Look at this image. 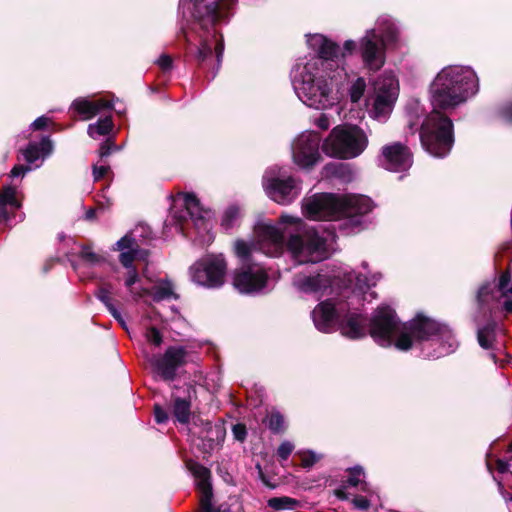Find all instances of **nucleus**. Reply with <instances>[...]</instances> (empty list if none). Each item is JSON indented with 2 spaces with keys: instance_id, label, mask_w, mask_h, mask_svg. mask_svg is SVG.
Masks as SVG:
<instances>
[{
  "instance_id": "nucleus-1",
  "label": "nucleus",
  "mask_w": 512,
  "mask_h": 512,
  "mask_svg": "<svg viewBox=\"0 0 512 512\" xmlns=\"http://www.w3.org/2000/svg\"><path fill=\"white\" fill-rule=\"evenodd\" d=\"M433 110L420 127V142L425 151L437 158L447 156L455 142L452 119L442 111L454 109L478 91L473 70L460 66L441 70L430 87Z\"/></svg>"
},
{
  "instance_id": "nucleus-2",
  "label": "nucleus",
  "mask_w": 512,
  "mask_h": 512,
  "mask_svg": "<svg viewBox=\"0 0 512 512\" xmlns=\"http://www.w3.org/2000/svg\"><path fill=\"white\" fill-rule=\"evenodd\" d=\"M373 209L372 200L365 195L314 194L305 200L303 210L312 220L346 219L351 226L359 227L362 217Z\"/></svg>"
},
{
  "instance_id": "nucleus-3",
  "label": "nucleus",
  "mask_w": 512,
  "mask_h": 512,
  "mask_svg": "<svg viewBox=\"0 0 512 512\" xmlns=\"http://www.w3.org/2000/svg\"><path fill=\"white\" fill-rule=\"evenodd\" d=\"M437 341L447 346V352L452 351L455 339L452 330L428 316L418 313L413 319L402 325L401 332L394 342L397 349L409 350L413 342Z\"/></svg>"
},
{
  "instance_id": "nucleus-4",
  "label": "nucleus",
  "mask_w": 512,
  "mask_h": 512,
  "mask_svg": "<svg viewBox=\"0 0 512 512\" xmlns=\"http://www.w3.org/2000/svg\"><path fill=\"white\" fill-rule=\"evenodd\" d=\"M368 146V137L358 125L335 126L322 143V151L329 157L348 160L361 155Z\"/></svg>"
},
{
  "instance_id": "nucleus-5",
  "label": "nucleus",
  "mask_w": 512,
  "mask_h": 512,
  "mask_svg": "<svg viewBox=\"0 0 512 512\" xmlns=\"http://www.w3.org/2000/svg\"><path fill=\"white\" fill-rule=\"evenodd\" d=\"M477 314L474 322L477 325V341L481 348L489 350L493 348L498 327L497 311L499 303L493 295L491 284H482L476 295Z\"/></svg>"
},
{
  "instance_id": "nucleus-6",
  "label": "nucleus",
  "mask_w": 512,
  "mask_h": 512,
  "mask_svg": "<svg viewBox=\"0 0 512 512\" xmlns=\"http://www.w3.org/2000/svg\"><path fill=\"white\" fill-rule=\"evenodd\" d=\"M286 247L303 263H318L328 257L326 240L314 230L306 231L303 235L291 234Z\"/></svg>"
},
{
  "instance_id": "nucleus-7",
  "label": "nucleus",
  "mask_w": 512,
  "mask_h": 512,
  "mask_svg": "<svg viewBox=\"0 0 512 512\" xmlns=\"http://www.w3.org/2000/svg\"><path fill=\"white\" fill-rule=\"evenodd\" d=\"M227 262L222 255H208L191 267L192 280L208 288H219L224 284Z\"/></svg>"
},
{
  "instance_id": "nucleus-8",
  "label": "nucleus",
  "mask_w": 512,
  "mask_h": 512,
  "mask_svg": "<svg viewBox=\"0 0 512 512\" xmlns=\"http://www.w3.org/2000/svg\"><path fill=\"white\" fill-rule=\"evenodd\" d=\"M399 319L394 309L383 306L376 309L368 322V333L375 342L382 346H390L399 330Z\"/></svg>"
},
{
  "instance_id": "nucleus-9",
  "label": "nucleus",
  "mask_w": 512,
  "mask_h": 512,
  "mask_svg": "<svg viewBox=\"0 0 512 512\" xmlns=\"http://www.w3.org/2000/svg\"><path fill=\"white\" fill-rule=\"evenodd\" d=\"M358 52L366 69L379 71L386 61V44L383 37L375 30H367L359 40Z\"/></svg>"
},
{
  "instance_id": "nucleus-10",
  "label": "nucleus",
  "mask_w": 512,
  "mask_h": 512,
  "mask_svg": "<svg viewBox=\"0 0 512 512\" xmlns=\"http://www.w3.org/2000/svg\"><path fill=\"white\" fill-rule=\"evenodd\" d=\"M187 354L183 346H169L163 354L153 357L152 370L163 381L172 382L177 378L178 369L186 365Z\"/></svg>"
},
{
  "instance_id": "nucleus-11",
  "label": "nucleus",
  "mask_w": 512,
  "mask_h": 512,
  "mask_svg": "<svg viewBox=\"0 0 512 512\" xmlns=\"http://www.w3.org/2000/svg\"><path fill=\"white\" fill-rule=\"evenodd\" d=\"M321 136L318 132L310 131L301 134L293 145L294 162L305 169H311L321 159L319 152Z\"/></svg>"
},
{
  "instance_id": "nucleus-12",
  "label": "nucleus",
  "mask_w": 512,
  "mask_h": 512,
  "mask_svg": "<svg viewBox=\"0 0 512 512\" xmlns=\"http://www.w3.org/2000/svg\"><path fill=\"white\" fill-rule=\"evenodd\" d=\"M332 88L324 77H315L306 72L302 76L301 86L298 88L300 99L309 107L319 108L328 101Z\"/></svg>"
},
{
  "instance_id": "nucleus-13",
  "label": "nucleus",
  "mask_w": 512,
  "mask_h": 512,
  "mask_svg": "<svg viewBox=\"0 0 512 512\" xmlns=\"http://www.w3.org/2000/svg\"><path fill=\"white\" fill-rule=\"evenodd\" d=\"M267 282V272L256 264L241 265L234 271L233 286L242 294L259 292Z\"/></svg>"
},
{
  "instance_id": "nucleus-14",
  "label": "nucleus",
  "mask_w": 512,
  "mask_h": 512,
  "mask_svg": "<svg viewBox=\"0 0 512 512\" xmlns=\"http://www.w3.org/2000/svg\"><path fill=\"white\" fill-rule=\"evenodd\" d=\"M412 163L413 156L409 147L401 142L384 145L381 149V164L389 171H406Z\"/></svg>"
},
{
  "instance_id": "nucleus-15",
  "label": "nucleus",
  "mask_w": 512,
  "mask_h": 512,
  "mask_svg": "<svg viewBox=\"0 0 512 512\" xmlns=\"http://www.w3.org/2000/svg\"><path fill=\"white\" fill-rule=\"evenodd\" d=\"M264 188L273 201L282 205L290 204L300 194L296 180L291 176L285 179L272 177L264 184Z\"/></svg>"
},
{
  "instance_id": "nucleus-16",
  "label": "nucleus",
  "mask_w": 512,
  "mask_h": 512,
  "mask_svg": "<svg viewBox=\"0 0 512 512\" xmlns=\"http://www.w3.org/2000/svg\"><path fill=\"white\" fill-rule=\"evenodd\" d=\"M342 314L341 308H336L331 299L320 302L312 311L315 327L323 332L330 333L335 330Z\"/></svg>"
},
{
  "instance_id": "nucleus-17",
  "label": "nucleus",
  "mask_w": 512,
  "mask_h": 512,
  "mask_svg": "<svg viewBox=\"0 0 512 512\" xmlns=\"http://www.w3.org/2000/svg\"><path fill=\"white\" fill-rule=\"evenodd\" d=\"M394 81L393 78L384 80L378 88L372 110L374 117L377 119L386 118L393 109L398 95Z\"/></svg>"
},
{
  "instance_id": "nucleus-18",
  "label": "nucleus",
  "mask_w": 512,
  "mask_h": 512,
  "mask_svg": "<svg viewBox=\"0 0 512 512\" xmlns=\"http://www.w3.org/2000/svg\"><path fill=\"white\" fill-rule=\"evenodd\" d=\"M337 326L341 334L351 340L363 338L368 332L367 317L358 313L341 314Z\"/></svg>"
},
{
  "instance_id": "nucleus-19",
  "label": "nucleus",
  "mask_w": 512,
  "mask_h": 512,
  "mask_svg": "<svg viewBox=\"0 0 512 512\" xmlns=\"http://www.w3.org/2000/svg\"><path fill=\"white\" fill-rule=\"evenodd\" d=\"M71 108L83 120H89L100 113L102 110L111 109L112 104L111 102L104 99L89 100L84 97H79L72 102Z\"/></svg>"
},
{
  "instance_id": "nucleus-20",
  "label": "nucleus",
  "mask_w": 512,
  "mask_h": 512,
  "mask_svg": "<svg viewBox=\"0 0 512 512\" xmlns=\"http://www.w3.org/2000/svg\"><path fill=\"white\" fill-rule=\"evenodd\" d=\"M332 284L331 276L320 273L314 276H297L294 279V285L304 293H323L331 288Z\"/></svg>"
},
{
  "instance_id": "nucleus-21",
  "label": "nucleus",
  "mask_w": 512,
  "mask_h": 512,
  "mask_svg": "<svg viewBox=\"0 0 512 512\" xmlns=\"http://www.w3.org/2000/svg\"><path fill=\"white\" fill-rule=\"evenodd\" d=\"M16 187L7 185L0 190V222H7L15 216L22 204L16 197Z\"/></svg>"
},
{
  "instance_id": "nucleus-22",
  "label": "nucleus",
  "mask_w": 512,
  "mask_h": 512,
  "mask_svg": "<svg viewBox=\"0 0 512 512\" xmlns=\"http://www.w3.org/2000/svg\"><path fill=\"white\" fill-rule=\"evenodd\" d=\"M255 237L259 244H271L276 249H282L285 242L284 233L271 224H258L254 229Z\"/></svg>"
},
{
  "instance_id": "nucleus-23",
  "label": "nucleus",
  "mask_w": 512,
  "mask_h": 512,
  "mask_svg": "<svg viewBox=\"0 0 512 512\" xmlns=\"http://www.w3.org/2000/svg\"><path fill=\"white\" fill-rule=\"evenodd\" d=\"M314 46H317V55L325 61H334L340 57V46L323 35L314 37Z\"/></svg>"
},
{
  "instance_id": "nucleus-24",
  "label": "nucleus",
  "mask_w": 512,
  "mask_h": 512,
  "mask_svg": "<svg viewBox=\"0 0 512 512\" xmlns=\"http://www.w3.org/2000/svg\"><path fill=\"white\" fill-rule=\"evenodd\" d=\"M226 431L222 424H212L211 422H206L203 428L200 431V435L198 439H205V441L209 442V447L217 446L221 444L225 439Z\"/></svg>"
},
{
  "instance_id": "nucleus-25",
  "label": "nucleus",
  "mask_w": 512,
  "mask_h": 512,
  "mask_svg": "<svg viewBox=\"0 0 512 512\" xmlns=\"http://www.w3.org/2000/svg\"><path fill=\"white\" fill-rule=\"evenodd\" d=\"M184 206L185 214L189 215L196 225L204 222V214L207 213V210L201 206L200 200L194 193H184Z\"/></svg>"
},
{
  "instance_id": "nucleus-26",
  "label": "nucleus",
  "mask_w": 512,
  "mask_h": 512,
  "mask_svg": "<svg viewBox=\"0 0 512 512\" xmlns=\"http://www.w3.org/2000/svg\"><path fill=\"white\" fill-rule=\"evenodd\" d=\"M322 175L326 178H337L342 182H350L353 179L352 170L346 163H328L323 167Z\"/></svg>"
},
{
  "instance_id": "nucleus-27",
  "label": "nucleus",
  "mask_w": 512,
  "mask_h": 512,
  "mask_svg": "<svg viewBox=\"0 0 512 512\" xmlns=\"http://www.w3.org/2000/svg\"><path fill=\"white\" fill-rule=\"evenodd\" d=\"M186 466L192 475L199 481L198 487L200 493L206 491L207 487H212L210 483L211 471L207 467L193 460L187 461Z\"/></svg>"
},
{
  "instance_id": "nucleus-28",
  "label": "nucleus",
  "mask_w": 512,
  "mask_h": 512,
  "mask_svg": "<svg viewBox=\"0 0 512 512\" xmlns=\"http://www.w3.org/2000/svg\"><path fill=\"white\" fill-rule=\"evenodd\" d=\"M173 406L172 414L176 420L181 424H187L191 416V400L190 397L182 398L179 396H172Z\"/></svg>"
},
{
  "instance_id": "nucleus-29",
  "label": "nucleus",
  "mask_w": 512,
  "mask_h": 512,
  "mask_svg": "<svg viewBox=\"0 0 512 512\" xmlns=\"http://www.w3.org/2000/svg\"><path fill=\"white\" fill-rule=\"evenodd\" d=\"M511 282V271L510 268L505 269L499 274L498 281L495 284L493 282H485L484 284H491L493 287V295L498 301L497 293L500 294L501 297H506L508 294H512V285H510Z\"/></svg>"
},
{
  "instance_id": "nucleus-30",
  "label": "nucleus",
  "mask_w": 512,
  "mask_h": 512,
  "mask_svg": "<svg viewBox=\"0 0 512 512\" xmlns=\"http://www.w3.org/2000/svg\"><path fill=\"white\" fill-rule=\"evenodd\" d=\"M262 422L273 434H282L286 430L284 416L278 410H272Z\"/></svg>"
},
{
  "instance_id": "nucleus-31",
  "label": "nucleus",
  "mask_w": 512,
  "mask_h": 512,
  "mask_svg": "<svg viewBox=\"0 0 512 512\" xmlns=\"http://www.w3.org/2000/svg\"><path fill=\"white\" fill-rule=\"evenodd\" d=\"M234 247L237 257L242 261V265L254 264L252 262V251L256 249V243H248L242 239H238L236 240Z\"/></svg>"
},
{
  "instance_id": "nucleus-32",
  "label": "nucleus",
  "mask_w": 512,
  "mask_h": 512,
  "mask_svg": "<svg viewBox=\"0 0 512 512\" xmlns=\"http://www.w3.org/2000/svg\"><path fill=\"white\" fill-rule=\"evenodd\" d=\"M114 127V123L111 116L98 119L94 124H90L88 127V134L90 137L105 136L108 135Z\"/></svg>"
},
{
  "instance_id": "nucleus-33",
  "label": "nucleus",
  "mask_w": 512,
  "mask_h": 512,
  "mask_svg": "<svg viewBox=\"0 0 512 512\" xmlns=\"http://www.w3.org/2000/svg\"><path fill=\"white\" fill-rule=\"evenodd\" d=\"M268 507L275 511H282V510H295L299 502L298 500L288 497V496H281V497H272L267 501Z\"/></svg>"
},
{
  "instance_id": "nucleus-34",
  "label": "nucleus",
  "mask_w": 512,
  "mask_h": 512,
  "mask_svg": "<svg viewBox=\"0 0 512 512\" xmlns=\"http://www.w3.org/2000/svg\"><path fill=\"white\" fill-rule=\"evenodd\" d=\"M152 297L155 302H160L171 297H173L174 299L179 298V296L176 293H174L172 284L170 282H166L165 284L156 286L154 288V292L152 293Z\"/></svg>"
},
{
  "instance_id": "nucleus-35",
  "label": "nucleus",
  "mask_w": 512,
  "mask_h": 512,
  "mask_svg": "<svg viewBox=\"0 0 512 512\" xmlns=\"http://www.w3.org/2000/svg\"><path fill=\"white\" fill-rule=\"evenodd\" d=\"M239 215H240L239 207H237L236 205L229 206L225 210V212L222 216L221 226L225 230L231 229L234 226L236 220L239 218Z\"/></svg>"
},
{
  "instance_id": "nucleus-36",
  "label": "nucleus",
  "mask_w": 512,
  "mask_h": 512,
  "mask_svg": "<svg viewBox=\"0 0 512 512\" xmlns=\"http://www.w3.org/2000/svg\"><path fill=\"white\" fill-rule=\"evenodd\" d=\"M95 296L105 305L113 318L119 317V311L113 303L112 294L108 293L106 290H101L98 288L95 292Z\"/></svg>"
},
{
  "instance_id": "nucleus-37",
  "label": "nucleus",
  "mask_w": 512,
  "mask_h": 512,
  "mask_svg": "<svg viewBox=\"0 0 512 512\" xmlns=\"http://www.w3.org/2000/svg\"><path fill=\"white\" fill-rule=\"evenodd\" d=\"M212 499H213L212 487H207L206 491L200 493L201 512H221L219 508L213 507Z\"/></svg>"
},
{
  "instance_id": "nucleus-38",
  "label": "nucleus",
  "mask_w": 512,
  "mask_h": 512,
  "mask_svg": "<svg viewBox=\"0 0 512 512\" xmlns=\"http://www.w3.org/2000/svg\"><path fill=\"white\" fill-rule=\"evenodd\" d=\"M79 257L83 261H85L91 265H96V264H99L104 261V257L93 252L91 250V247L88 245L82 246L81 251L79 252Z\"/></svg>"
},
{
  "instance_id": "nucleus-39",
  "label": "nucleus",
  "mask_w": 512,
  "mask_h": 512,
  "mask_svg": "<svg viewBox=\"0 0 512 512\" xmlns=\"http://www.w3.org/2000/svg\"><path fill=\"white\" fill-rule=\"evenodd\" d=\"M365 89V80L361 77L357 78V80L351 85L349 90L351 101L354 103L358 102L364 95Z\"/></svg>"
},
{
  "instance_id": "nucleus-40",
  "label": "nucleus",
  "mask_w": 512,
  "mask_h": 512,
  "mask_svg": "<svg viewBox=\"0 0 512 512\" xmlns=\"http://www.w3.org/2000/svg\"><path fill=\"white\" fill-rule=\"evenodd\" d=\"M138 248L139 246L136 239L131 234H126L116 242L115 250L123 251L127 249L128 251H131L137 250Z\"/></svg>"
},
{
  "instance_id": "nucleus-41",
  "label": "nucleus",
  "mask_w": 512,
  "mask_h": 512,
  "mask_svg": "<svg viewBox=\"0 0 512 512\" xmlns=\"http://www.w3.org/2000/svg\"><path fill=\"white\" fill-rule=\"evenodd\" d=\"M139 253H140L139 249L121 252V254L119 255V261L127 269L136 268L133 265V262L137 258Z\"/></svg>"
},
{
  "instance_id": "nucleus-42",
  "label": "nucleus",
  "mask_w": 512,
  "mask_h": 512,
  "mask_svg": "<svg viewBox=\"0 0 512 512\" xmlns=\"http://www.w3.org/2000/svg\"><path fill=\"white\" fill-rule=\"evenodd\" d=\"M23 156L28 163H34L36 160H38L42 155L37 148V143L30 142L26 149L23 151Z\"/></svg>"
},
{
  "instance_id": "nucleus-43",
  "label": "nucleus",
  "mask_w": 512,
  "mask_h": 512,
  "mask_svg": "<svg viewBox=\"0 0 512 512\" xmlns=\"http://www.w3.org/2000/svg\"><path fill=\"white\" fill-rule=\"evenodd\" d=\"M233 438L243 443L247 439V427L244 423H236L232 426Z\"/></svg>"
},
{
  "instance_id": "nucleus-44",
  "label": "nucleus",
  "mask_w": 512,
  "mask_h": 512,
  "mask_svg": "<svg viewBox=\"0 0 512 512\" xmlns=\"http://www.w3.org/2000/svg\"><path fill=\"white\" fill-rule=\"evenodd\" d=\"M113 150H118L115 141L112 138H107L99 148V156L101 159L108 157Z\"/></svg>"
},
{
  "instance_id": "nucleus-45",
  "label": "nucleus",
  "mask_w": 512,
  "mask_h": 512,
  "mask_svg": "<svg viewBox=\"0 0 512 512\" xmlns=\"http://www.w3.org/2000/svg\"><path fill=\"white\" fill-rule=\"evenodd\" d=\"M147 340L155 346H160L163 342V336L158 328L151 326L146 333Z\"/></svg>"
},
{
  "instance_id": "nucleus-46",
  "label": "nucleus",
  "mask_w": 512,
  "mask_h": 512,
  "mask_svg": "<svg viewBox=\"0 0 512 512\" xmlns=\"http://www.w3.org/2000/svg\"><path fill=\"white\" fill-rule=\"evenodd\" d=\"M498 116L508 124H512V100L498 109Z\"/></svg>"
},
{
  "instance_id": "nucleus-47",
  "label": "nucleus",
  "mask_w": 512,
  "mask_h": 512,
  "mask_svg": "<svg viewBox=\"0 0 512 512\" xmlns=\"http://www.w3.org/2000/svg\"><path fill=\"white\" fill-rule=\"evenodd\" d=\"M293 449L294 446L289 441L282 442L277 449L278 458L283 461L287 460L288 457L291 455Z\"/></svg>"
},
{
  "instance_id": "nucleus-48",
  "label": "nucleus",
  "mask_w": 512,
  "mask_h": 512,
  "mask_svg": "<svg viewBox=\"0 0 512 512\" xmlns=\"http://www.w3.org/2000/svg\"><path fill=\"white\" fill-rule=\"evenodd\" d=\"M153 412L157 424H165L168 421V412L160 404H154Z\"/></svg>"
},
{
  "instance_id": "nucleus-49",
  "label": "nucleus",
  "mask_w": 512,
  "mask_h": 512,
  "mask_svg": "<svg viewBox=\"0 0 512 512\" xmlns=\"http://www.w3.org/2000/svg\"><path fill=\"white\" fill-rule=\"evenodd\" d=\"M156 64L164 72H169L173 67V59L168 54H162L156 61Z\"/></svg>"
},
{
  "instance_id": "nucleus-50",
  "label": "nucleus",
  "mask_w": 512,
  "mask_h": 512,
  "mask_svg": "<svg viewBox=\"0 0 512 512\" xmlns=\"http://www.w3.org/2000/svg\"><path fill=\"white\" fill-rule=\"evenodd\" d=\"M37 148L40 152V154L45 157L49 155L53 150V144L52 141L48 136H45L41 139L39 143H37Z\"/></svg>"
},
{
  "instance_id": "nucleus-51",
  "label": "nucleus",
  "mask_w": 512,
  "mask_h": 512,
  "mask_svg": "<svg viewBox=\"0 0 512 512\" xmlns=\"http://www.w3.org/2000/svg\"><path fill=\"white\" fill-rule=\"evenodd\" d=\"M352 503L354 507L361 511H366L370 508V500L362 495H357L353 498Z\"/></svg>"
},
{
  "instance_id": "nucleus-52",
  "label": "nucleus",
  "mask_w": 512,
  "mask_h": 512,
  "mask_svg": "<svg viewBox=\"0 0 512 512\" xmlns=\"http://www.w3.org/2000/svg\"><path fill=\"white\" fill-rule=\"evenodd\" d=\"M109 171H110V166H108V165H101V166L93 165L92 174H93L94 181H99V180L103 179Z\"/></svg>"
},
{
  "instance_id": "nucleus-53",
  "label": "nucleus",
  "mask_w": 512,
  "mask_h": 512,
  "mask_svg": "<svg viewBox=\"0 0 512 512\" xmlns=\"http://www.w3.org/2000/svg\"><path fill=\"white\" fill-rule=\"evenodd\" d=\"M498 303H499V309H498L497 313L502 310L506 314H512V299L509 298L508 295L506 297H501L499 295Z\"/></svg>"
},
{
  "instance_id": "nucleus-54",
  "label": "nucleus",
  "mask_w": 512,
  "mask_h": 512,
  "mask_svg": "<svg viewBox=\"0 0 512 512\" xmlns=\"http://www.w3.org/2000/svg\"><path fill=\"white\" fill-rule=\"evenodd\" d=\"M355 51H358L357 43L353 40H346L343 45V51L340 52V56L345 58L347 55H352Z\"/></svg>"
},
{
  "instance_id": "nucleus-55",
  "label": "nucleus",
  "mask_w": 512,
  "mask_h": 512,
  "mask_svg": "<svg viewBox=\"0 0 512 512\" xmlns=\"http://www.w3.org/2000/svg\"><path fill=\"white\" fill-rule=\"evenodd\" d=\"M50 122V118L46 116H40L34 120V122L31 124V127L34 131L44 130L48 127Z\"/></svg>"
},
{
  "instance_id": "nucleus-56",
  "label": "nucleus",
  "mask_w": 512,
  "mask_h": 512,
  "mask_svg": "<svg viewBox=\"0 0 512 512\" xmlns=\"http://www.w3.org/2000/svg\"><path fill=\"white\" fill-rule=\"evenodd\" d=\"M139 274L136 268L128 269L127 278L125 280V286L131 288L136 282L139 281Z\"/></svg>"
},
{
  "instance_id": "nucleus-57",
  "label": "nucleus",
  "mask_w": 512,
  "mask_h": 512,
  "mask_svg": "<svg viewBox=\"0 0 512 512\" xmlns=\"http://www.w3.org/2000/svg\"><path fill=\"white\" fill-rule=\"evenodd\" d=\"M317 459L314 453L310 452L309 454L304 455L301 458V466L303 468H310L316 463Z\"/></svg>"
},
{
  "instance_id": "nucleus-58",
  "label": "nucleus",
  "mask_w": 512,
  "mask_h": 512,
  "mask_svg": "<svg viewBox=\"0 0 512 512\" xmlns=\"http://www.w3.org/2000/svg\"><path fill=\"white\" fill-rule=\"evenodd\" d=\"M30 170V167L29 166H24V165H15L12 170L10 171V176L11 177H18V176H23L27 171Z\"/></svg>"
},
{
  "instance_id": "nucleus-59",
  "label": "nucleus",
  "mask_w": 512,
  "mask_h": 512,
  "mask_svg": "<svg viewBox=\"0 0 512 512\" xmlns=\"http://www.w3.org/2000/svg\"><path fill=\"white\" fill-rule=\"evenodd\" d=\"M199 441L200 443L197 444V447L202 453L210 454L214 450L215 446L208 448L209 442L205 441V439H199Z\"/></svg>"
},
{
  "instance_id": "nucleus-60",
  "label": "nucleus",
  "mask_w": 512,
  "mask_h": 512,
  "mask_svg": "<svg viewBox=\"0 0 512 512\" xmlns=\"http://www.w3.org/2000/svg\"><path fill=\"white\" fill-rule=\"evenodd\" d=\"M496 469L499 473L503 474V473H506L508 472L509 470V464L507 461L505 460H502V459H498L496 461Z\"/></svg>"
},
{
  "instance_id": "nucleus-61",
  "label": "nucleus",
  "mask_w": 512,
  "mask_h": 512,
  "mask_svg": "<svg viewBox=\"0 0 512 512\" xmlns=\"http://www.w3.org/2000/svg\"><path fill=\"white\" fill-rule=\"evenodd\" d=\"M317 126L321 130H327L329 128L330 122L329 119L325 115H321L316 122Z\"/></svg>"
},
{
  "instance_id": "nucleus-62",
  "label": "nucleus",
  "mask_w": 512,
  "mask_h": 512,
  "mask_svg": "<svg viewBox=\"0 0 512 512\" xmlns=\"http://www.w3.org/2000/svg\"><path fill=\"white\" fill-rule=\"evenodd\" d=\"M334 495L339 499V500H342V501H345V500H348L349 499V495L348 493L345 491V486L341 487V488H338V489H335L334 490Z\"/></svg>"
},
{
  "instance_id": "nucleus-63",
  "label": "nucleus",
  "mask_w": 512,
  "mask_h": 512,
  "mask_svg": "<svg viewBox=\"0 0 512 512\" xmlns=\"http://www.w3.org/2000/svg\"><path fill=\"white\" fill-rule=\"evenodd\" d=\"M257 468L259 470V478L261 479V481L263 482V484L271 489H274L276 487L275 484H272L268 481L266 475L264 474V472L262 471L260 465H257Z\"/></svg>"
},
{
  "instance_id": "nucleus-64",
  "label": "nucleus",
  "mask_w": 512,
  "mask_h": 512,
  "mask_svg": "<svg viewBox=\"0 0 512 512\" xmlns=\"http://www.w3.org/2000/svg\"><path fill=\"white\" fill-rule=\"evenodd\" d=\"M96 218H97V209L96 208H89L85 212L84 219L86 221H94V220H96Z\"/></svg>"
}]
</instances>
